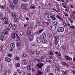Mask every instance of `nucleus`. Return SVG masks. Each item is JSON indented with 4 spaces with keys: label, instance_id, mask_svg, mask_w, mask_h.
I'll return each mask as SVG.
<instances>
[{
    "label": "nucleus",
    "instance_id": "f257e3e1",
    "mask_svg": "<svg viewBox=\"0 0 75 75\" xmlns=\"http://www.w3.org/2000/svg\"><path fill=\"white\" fill-rule=\"evenodd\" d=\"M21 8L23 10H25L27 8V5L25 4H23L21 5Z\"/></svg>",
    "mask_w": 75,
    "mask_h": 75
},
{
    "label": "nucleus",
    "instance_id": "f03ea898",
    "mask_svg": "<svg viewBox=\"0 0 75 75\" xmlns=\"http://www.w3.org/2000/svg\"><path fill=\"white\" fill-rule=\"evenodd\" d=\"M64 30V29L63 27H60L58 28L57 31L59 33H61L63 32Z\"/></svg>",
    "mask_w": 75,
    "mask_h": 75
},
{
    "label": "nucleus",
    "instance_id": "7ed1b4c3",
    "mask_svg": "<svg viewBox=\"0 0 75 75\" xmlns=\"http://www.w3.org/2000/svg\"><path fill=\"white\" fill-rule=\"evenodd\" d=\"M44 64L43 63H38L36 65V67H38V68H39V69H41L42 68V67H43Z\"/></svg>",
    "mask_w": 75,
    "mask_h": 75
},
{
    "label": "nucleus",
    "instance_id": "20e7f679",
    "mask_svg": "<svg viewBox=\"0 0 75 75\" xmlns=\"http://www.w3.org/2000/svg\"><path fill=\"white\" fill-rule=\"evenodd\" d=\"M50 29L52 31H54L56 29V26L55 25H51L50 27Z\"/></svg>",
    "mask_w": 75,
    "mask_h": 75
},
{
    "label": "nucleus",
    "instance_id": "39448f33",
    "mask_svg": "<svg viewBox=\"0 0 75 75\" xmlns=\"http://www.w3.org/2000/svg\"><path fill=\"white\" fill-rule=\"evenodd\" d=\"M18 35L16 33H13L11 35V37L13 38H16V37H17Z\"/></svg>",
    "mask_w": 75,
    "mask_h": 75
},
{
    "label": "nucleus",
    "instance_id": "423d86ee",
    "mask_svg": "<svg viewBox=\"0 0 75 75\" xmlns=\"http://www.w3.org/2000/svg\"><path fill=\"white\" fill-rule=\"evenodd\" d=\"M29 39L30 41H32L34 39V36L33 35H30L29 37Z\"/></svg>",
    "mask_w": 75,
    "mask_h": 75
},
{
    "label": "nucleus",
    "instance_id": "0eeeda50",
    "mask_svg": "<svg viewBox=\"0 0 75 75\" xmlns=\"http://www.w3.org/2000/svg\"><path fill=\"white\" fill-rule=\"evenodd\" d=\"M22 56L23 58H25L27 57V54L25 53H23L22 54Z\"/></svg>",
    "mask_w": 75,
    "mask_h": 75
},
{
    "label": "nucleus",
    "instance_id": "6e6552de",
    "mask_svg": "<svg viewBox=\"0 0 75 75\" xmlns=\"http://www.w3.org/2000/svg\"><path fill=\"white\" fill-rule=\"evenodd\" d=\"M50 67L51 66H48L46 68L45 71L46 72H50Z\"/></svg>",
    "mask_w": 75,
    "mask_h": 75
},
{
    "label": "nucleus",
    "instance_id": "1a4fd4ad",
    "mask_svg": "<svg viewBox=\"0 0 75 75\" xmlns=\"http://www.w3.org/2000/svg\"><path fill=\"white\" fill-rule=\"evenodd\" d=\"M28 63V62L25 60H23V61L22 64L24 65H26Z\"/></svg>",
    "mask_w": 75,
    "mask_h": 75
},
{
    "label": "nucleus",
    "instance_id": "9d476101",
    "mask_svg": "<svg viewBox=\"0 0 75 75\" xmlns=\"http://www.w3.org/2000/svg\"><path fill=\"white\" fill-rule=\"evenodd\" d=\"M36 40L38 42L40 43L41 42V39L40 37H38L37 38Z\"/></svg>",
    "mask_w": 75,
    "mask_h": 75
},
{
    "label": "nucleus",
    "instance_id": "9b49d317",
    "mask_svg": "<svg viewBox=\"0 0 75 75\" xmlns=\"http://www.w3.org/2000/svg\"><path fill=\"white\" fill-rule=\"evenodd\" d=\"M41 37L42 39L45 38L46 37V34H43L41 35Z\"/></svg>",
    "mask_w": 75,
    "mask_h": 75
},
{
    "label": "nucleus",
    "instance_id": "f8f14e48",
    "mask_svg": "<svg viewBox=\"0 0 75 75\" xmlns=\"http://www.w3.org/2000/svg\"><path fill=\"white\" fill-rule=\"evenodd\" d=\"M42 74V75H44L43 73L41 72V71L38 70V73L36 74L35 75H41Z\"/></svg>",
    "mask_w": 75,
    "mask_h": 75
},
{
    "label": "nucleus",
    "instance_id": "ddd939ff",
    "mask_svg": "<svg viewBox=\"0 0 75 75\" xmlns=\"http://www.w3.org/2000/svg\"><path fill=\"white\" fill-rule=\"evenodd\" d=\"M31 69V66H28L27 67V70L28 71H30Z\"/></svg>",
    "mask_w": 75,
    "mask_h": 75
},
{
    "label": "nucleus",
    "instance_id": "4468645a",
    "mask_svg": "<svg viewBox=\"0 0 75 75\" xmlns=\"http://www.w3.org/2000/svg\"><path fill=\"white\" fill-rule=\"evenodd\" d=\"M5 22H4V24H8V18H5Z\"/></svg>",
    "mask_w": 75,
    "mask_h": 75
},
{
    "label": "nucleus",
    "instance_id": "2eb2a0df",
    "mask_svg": "<svg viewBox=\"0 0 75 75\" xmlns=\"http://www.w3.org/2000/svg\"><path fill=\"white\" fill-rule=\"evenodd\" d=\"M43 30H44V29L40 30L39 32L38 31L36 32L35 34H39L41 33V32H42V31H43Z\"/></svg>",
    "mask_w": 75,
    "mask_h": 75
},
{
    "label": "nucleus",
    "instance_id": "dca6fc26",
    "mask_svg": "<svg viewBox=\"0 0 75 75\" xmlns=\"http://www.w3.org/2000/svg\"><path fill=\"white\" fill-rule=\"evenodd\" d=\"M5 60L6 61H7V62H10L11 61V59L8 57L6 58Z\"/></svg>",
    "mask_w": 75,
    "mask_h": 75
},
{
    "label": "nucleus",
    "instance_id": "f3484780",
    "mask_svg": "<svg viewBox=\"0 0 75 75\" xmlns=\"http://www.w3.org/2000/svg\"><path fill=\"white\" fill-rule=\"evenodd\" d=\"M10 6L12 8H13V9H14V5H13V3H10Z\"/></svg>",
    "mask_w": 75,
    "mask_h": 75
},
{
    "label": "nucleus",
    "instance_id": "a211bd4d",
    "mask_svg": "<svg viewBox=\"0 0 75 75\" xmlns=\"http://www.w3.org/2000/svg\"><path fill=\"white\" fill-rule=\"evenodd\" d=\"M17 25H14L12 27V29L13 30H14L17 28Z\"/></svg>",
    "mask_w": 75,
    "mask_h": 75
},
{
    "label": "nucleus",
    "instance_id": "6ab92c4d",
    "mask_svg": "<svg viewBox=\"0 0 75 75\" xmlns=\"http://www.w3.org/2000/svg\"><path fill=\"white\" fill-rule=\"evenodd\" d=\"M50 14L52 16H55L56 13L55 12L52 11L50 13Z\"/></svg>",
    "mask_w": 75,
    "mask_h": 75
},
{
    "label": "nucleus",
    "instance_id": "aec40b11",
    "mask_svg": "<svg viewBox=\"0 0 75 75\" xmlns=\"http://www.w3.org/2000/svg\"><path fill=\"white\" fill-rule=\"evenodd\" d=\"M65 58L67 60H69V61H70V59H71L69 56H65Z\"/></svg>",
    "mask_w": 75,
    "mask_h": 75
},
{
    "label": "nucleus",
    "instance_id": "412c9836",
    "mask_svg": "<svg viewBox=\"0 0 75 75\" xmlns=\"http://www.w3.org/2000/svg\"><path fill=\"white\" fill-rule=\"evenodd\" d=\"M46 61L47 62H52V60H51V59L50 58H47L46 59Z\"/></svg>",
    "mask_w": 75,
    "mask_h": 75
},
{
    "label": "nucleus",
    "instance_id": "4be33fe9",
    "mask_svg": "<svg viewBox=\"0 0 75 75\" xmlns=\"http://www.w3.org/2000/svg\"><path fill=\"white\" fill-rule=\"evenodd\" d=\"M18 0H13V3H14V4H17V3H18Z\"/></svg>",
    "mask_w": 75,
    "mask_h": 75
},
{
    "label": "nucleus",
    "instance_id": "5701e85b",
    "mask_svg": "<svg viewBox=\"0 0 75 75\" xmlns=\"http://www.w3.org/2000/svg\"><path fill=\"white\" fill-rule=\"evenodd\" d=\"M10 45L11 48H13L15 47V44L14 43H11Z\"/></svg>",
    "mask_w": 75,
    "mask_h": 75
},
{
    "label": "nucleus",
    "instance_id": "b1692460",
    "mask_svg": "<svg viewBox=\"0 0 75 75\" xmlns=\"http://www.w3.org/2000/svg\"><path fill=\"white\" fill-rule=\"evenodd\" d=\"M56 17L58 18V19H59L60 21H62V18H61L59 16V15H57L56 16Z\"/></svg>",
    "mask_w": 75,
    "mask_h": 75
},
{
    "label": "nucleus",
    "instance_id": "393cba45",
    "mask_svg": "<svg viewBox=\"0 0 75 75\" xmlns=\"http://www.w3.org/2000/svg\"><path fill=\"white\" fill-rule=\"evenodd\" d=\"M36 61L38 62H39L40 63L41 62H42V60L40 59H36Z\"/></svg>",
    "mask_w": 75,
    "mask_h": 75
},
{
    "label": "nucleus",
    "instance_id": "a878e982",
    "mask_svg": "<svg viewBox=\"0 0 75 75\" xmlns=\"http://www.w3.org/2000/svg\"><path fill=\"white\" fill-rule=\"evenodd\" d=\"M21 43L20 42H18L17 43L16 45L17 47H20L21 46Z\"/></svg>",
    "mask_w": 75,
    "mask_h": 75
},
{
    "label": "nucleus",
    "instance_id": "bb28decb",
    "mask_svg": "<svg viewBox=\"0 0 75 75\" xmlns=\"http://www.w3.org/2000/svg\"><path fill=\"white\" fill-rule=\"evenodd\" d=\"M19 33H20V35L21 36H22V35H24V32L22 31H20Z\"/></svg>",
    "mask_w": 75,
    "mask_h": 75
},
{
    "label": "nucleus",
    "instance_id": "cd10ccee",
    "mask_svg": "<svg viewBox=\"0 0 75 75\" xmlns=\"http://www.w3.org/2000/svg\"><path fill=\"white\" fill-rule=\"evenodd\" d=\"M61 48L62 50H64V51H65V49H66V47L64 46H62Z\"/></svg>",
    "mask_w": 75,
    "mask_h": 75
},
{
    "label": "nucleus",
    "instance_id": "c85d7f7f",
    "mask_svg": "<svg viewBox=\"0 0 75 75\" xmlns=\"http://www.w3.org/2000/svg\"><path fill=\"white\" fill-rule=\"evenodd\" d=\"M42 42H43V43H46L47 42H48V41L46 40H43L42 41Z\"/></svg>",
    "mask_w": 75,
    "mask_h": 75
},
{
    "label": "nucleus",
    "instance_id": "c756f323",
    "mask_svg": "<svg viewBox=\"0 0 75 75\" xmlns=\"http://www.w3.org/2000/svg\"><path fill=\"white\" fill-rule=\"evenodd\" d=\"M7 34H8V33H2V35L3 37H4V36L6 35H7Z\"/></svg>",
    "mask_w": 75,
    "mask_h": 75
},
{
    "label": "nucleus",
    "instance_id": "7c9ffc66",
    "mask_svg": "<svg viewBox=\"0 0 75 75\" xmlns=\"http://www.w3.org/2000/svg\"><path fill=\"white\" fill-rule=\"evenodd\" d=\"M16 15H14V19L15 21H17V18H16Z\"/></svg>",
    "mask_w": 75,
    "mask_h": 75
},
{
    "label": "nucleus",
    "instance_id": "2f4dec72",
    "mask_svg": "<svg viewBox=\"0 0 75 75\" xmlns=\"http://www.w3.org/2000/svg\"><path fill=\"white\" fill-rule=\"evenodd\" d=\"M16 40L17 41H20V38L18 37V35L17 36V37H16Z\"/></svg>",
    "mask_w": 75,
    "mask_h": 75
},
{
    "label": "nucleus",
    "instance_id": "473e14b6",
    "mask_svg": "<svg viewBox=\"0 0 75 75\" xmlns=\"http://www.w3.org/2000/svg\"><path fill=\"white\" fill-rule=\"evenodd\" d=\"M50 17H51L52 19V20H57V18L54 16H50Z\"/></svg>",
    "mask_w": 75,
    "mask_h": 75
},
{
    "label": "nucleus",
    "instance_id": "72a5a7b5",
    "mask_svg": "<svg viewBox=\"0 0 75 75\" xmlns=\"http://www.w3.org/2000/svg\"><path fill=\"white\" fill-rule=\"evenodd\" d=\"M57 10H54V11H56V12H57V13H59V11H60V9H59V8H57Z\"/></svg>",
    "mask_w": 75,
    "mask_h": 75
},
{
    "label": "nucleus",
    "instance_id": "f704fd0d",
    "mask_svg": "<svg viewBox=\"0 0 75 75\" xmlns=\"http://www.w3.org/2000/svg\"><path fill=\"white\" fill-rule=\"evenodd\" d=\"M54 40H58L59 39V37L58 36H54Z\"/></svg>",
    "mask_w": 75,
    "mask_h": 75
},
{
    "label": "nucleus",
    "instance_id": "c9c22d12",
    "mask_svg": "<svg viewBox=\"0 0 75 75\" xmlns=\"http://www.w3.org/2000/svg\"><path fill=\"white\" fill-rule=\"evenodd\" d=\"M71 35H73V36H74L75 35V32H74V31L71 32Z\"/></svg>",
    "mask_w": 75,
    "mask_h": 75
},
{
    "label": "nucleus",
    "instance_id": "e433bc0d",
    "mask_svg": "<svg viewBox=\"0 0 75 75\" xmlns=\"http://www.w3.org/2000/svg\"><path fill=\"white\" fill-rule=\"evenodd\" d=\"M47 37L48 38H51V35L50 34L48 33L47 34Z\"/></svg>",
    "mask_w": 75,
    "mask_h": 75
},
{
    "label": "nucleus",
    "instance_id": "4c0bfd02",
    "mask_svg": "<svg viewBox=\"0 0 75 75\" xmlns=\"http://www.w3.org/2000/svg\"><path fill=\"white\" fill-rule=\"evenodd\" d=\"M15 59L16 60H20V57H15Z\"/></svg>",
    "mask_w": 75,
    "mask_h": 75
},
{
    "label": "nucleus",
    "instance_id": "58836bf2",
    "mask_svg": "<svg viewBox=\"0 0 75 75\" xmlns=\"http://www.w3.org/2000/svg\"><path fill=\"white\" fill-rule=\"evenodd\" d=\"M49 55H54V53L52 52H50L49 53Z\"/></svg>",
    "mask_w": 75,
    "mask_h": 75
},
{
    "label": "nucleus",
    "instance_id": "ea45409f",
    "mask_svg": "<svg viewBox=\"0 0 75 75\" xmlns=\"http://www.w3.org/2000/svg\"><path fill=\"white\" fill-rule=\"evenodd\" d=\"M20 64L18 63L16 64V67H20Z\"/></svg>",
    "mask_w": 75,
    "mask_h": 75
},
{
    "label": "nucleus",
    "instance_id": "a19ab883",
    "mask_svg": "<svg viewBox=\"0 0 75 75\" xmlns=\"http://www.w3.org/2000/svg\"><path fill=\"white\" fill-rule=\"evenodd\" d=\"M54 41H55V42L56 45H58V41L57 40H54Z\"/></svg>",
    "mask_w": 75,
    "mask_h": 75
},
{
    "label": "nucleus",
    "instance_id": "79ce46f5",
    "mask_svg": "<svg viewBox=\"0 0 75 75\" xmlns=\"http://www.w3.org/2000/svg\"><path fill=\"white\" fill-rule=\"evenodd\" d=\"M31 34V31H28L27 33V35H30V34Z\"/></svg>",
    "mask_w": 75,
    "mask_h": 75
},
{
    "label": "nucleus",
    "instance_id": "37998d69",
    "mask_svg": "<svg viewBox=\"0 0 75 75\" xmlns=\"http://www.w3.org/2000/svg\"><path fill=\"white\" fill-rule=\"evenodd\" d=\"M62 65H64V66L66 65V63L64 62H62Z\"/></svg>",
    "mask_w": 75,
    "mask_h": 75
},
{
    "label": "nucleus",
    "instance_id": "c03bdc74",
    "mask_svg": "<svg viewBox=\"0 0 75 75\" xmlns=\"http://www.w3.org/2000/svg\"><path fill=\"white\" fill-rule=\"evenodd\" d=\"M64 25L65 28H66L67 26H68V25L65 23H64Z\"/></svg>",
    "mask_w": 75,
    "mask_h": 75
},
{
    "label": "nucleus",
    "instance_id": "a18cd8bd",
    "mask_svg": "<svg viewBox=\"0 0 75 75\" xmlns=\"http://www.w3.org/2000/svg\"><path fill=\"white\" fill-rule=\"evenodd\" d=\"M58 25V22H55L54 23V25Z\"/></svg>",
    "mask_w": 75,
    "mask_h": 75
},
{
    "label": "nucleus",
    "instance_id": "49530a36",
    "mask_svg": "<svg viewBox=\"0 0 75 75\" xmlns=\"http://www.w3.org/2000/svg\"><path fill=\"white\" fill-rule=\"evenodd\" d=\"M30 8L31 9H35V7L34 6H32L30 7Z\"/></svg>",
    "mask_w": 75,
    "mask_h": 75
},
{
    "label": "nucleus",
    "instance_id": "de8ad7c7",
    "mask_svg": "<svg viewBox=\"0 0 75 75\" xmlns=\"http://www.w3.org/2000/svg\"><path fill=\"white\" fill-rule=\"evenodd\" d=\"M49 45L50 47H52V42H50L49 43Z\"/></svg>",
    "mask_w": 75,
    "mask_h": 75
},
{
    "label": "nucleus",
    "instance_id": "09e8293b",
    "mask_svg": "<svg viewBox=\"0 0 75 75\" xmlns=\"http://www.w3.org/2000/svg\"><path fill=\"white\" fill-rule=\"evenodd\" d=\"M1 8H2V9H4L6 7L5 6H2L1 7Z\"/></svg>",
    "mask_w": 75,
    "mask_h": 75
},
{
    "label": "nucleus",
    "instance_id": "8fccbe9b",
    "mask_svg": "<svg viewBox=\"0 0 75 75\" xmlns=\"http://www.w3.org/2000/svg\"><path fill=\"white\" fill-rule=\"evenodd\" d=\"M70 27L71 28H72V29H74V28H75V27L74 26H70Z\"/></svg>",
    "mask_w": 75,
    "mask_h": 75
},
{
    "label": "nucleus",
    "instance_id": "3c124183",
    "mask_svg": "<svg viewBox=\"0 0 75 75\" xmlns=\"http://www.w3.org/2000/svg\"><path fill=\"white\" fill-rule=\"evenodd\" d=\"M13 75H18V73H17V72H15L13 74Z\"/></svg>",
    "mask_w": 75,
    "mask_h": 75
},
{
    "label": "nucleus",
    "instance_id": "603ef678",
    "mask_svg": "<svg viewBox=\"0 0 75 75\" xmlns=\"http://www.w3.org/2000/svg\"><path fill=\"white\" fill-rule=\"evenodd\" d=\"M18 73H19V75H20V74H21V73H22L21 72V71H18Z\"/></svg>",
    "mask_w": 75,
    "mask_h": 75
},
{
    "label": "nucleus",
    "instance_id": "864d4df0",
    "mask_svg": "<svg viewBox=\"0 0 75 75\" xmlns=\"http://www.w3.org/2000/svg\"><path fill=\"white\" fill-rule=\"evenodd\" d=\"M7 69H4V72H5V73H6V72H7Z\"/></svg>",
    "mask_w": 75,
    "mask_h": 75
},
{
    "label": "nucleus",
    "instance_id": "5fc2aeb1",
    "mask_svg": "<svg viewBox=\"0 0 75 75\" xmlns=\"http://www.w3.org/2000/svg\"><path fill=\"white\" fill-rule=\"evenodd\" d=\"M3 12H1L0 13V16L1 17L3 16Z\"/></svg>",
    "mask_w": 75,
    "mask_h": 75
},
{
    "label": "nucleus",
    "instance_id": "6e6d98bb",
    "mask_svg": "<svg viewBox=\"0 0 75 75\" xmlns=\"http://www.w3.org/2000/svg\"><path fill=\"white\" fill-rule=\"evenodd\" d=\"M17 51H20V47H17Z\"/></svg>",
    "mask_w": 75,
    "mask_h": 75
},
{
    "label": "nucleus",
    "instance_id": "4d7b16f0",
    "mask_svg": "<svg viewBox=\"0 0 75 75\" xmlns=\"http://www.w3.org/2000/svg\"><path fill=\"white\" fill-rule=\"evenodd\" d=\"M0 70L1 71L2 70V66L1 65H0Z\"/></svg>",
    "mask_w": 75,
    "mask_h": 75
},
{
    "label": "nucleus",
    "instance_id": "13d9d810",
    "mask_svg": "<svg viewBox=\"0 0 75 75\" xmlns=\"http://www.w3.org/2000/svg\"><path fill=\"white\" fill-rule=\"evenodd\" d=\"M9 27L10 28H11V27H12V24L10 23L9 25Z\"/></svg>",
    "mask_w": 75,
    "mask_h": 75
},
{
    "label": "nucleus",
    "instance_id": "bf43d9fd",
    "mask_svg": "<svg viewBox=\"0 0 75 75\" xmlns=\"http://www.w3.org/2000/svg\"><path fill=\"white\" fill-rule=\"evenodd\" d=\"M3 46L1 45L0 47V50H2V49H3Z\"/></svg>",
    "mask_w": 75,
    "mask_h": 75
},
{
    "label": "nucleus",
    "instance_id": "052dcab7",
    "mask_svg": "<svg viewBox=\"0 0 75 75\" xmlns=\"http://www.w3.org/2000/svg\"><path fill=\"white\" fill-rule=\"evenodd\" d=\"M55 54H56V55H58V54H59V53L58 52H55Z\"/></svg>",
    "mask_w": 75,
    "mask_h": 75
},
{
    "label": "nucleus",
    "instance_id": "680f3d73",
    "mask_svg": "<svg viewBox=\"0 0 75 75\" xmlns=\"http://www.w3.org/2000/svg\"><path fill=\"white\" fill-rule=\"evenodd\" d=\"M45 24H46L47 25H49V23L47 22H45Z\"/></svg>",
    "mask_w": 75,
    "mask_h": 75
},
{
    "label": "nucleus",
    "instance_id": "e2e57ef3",
    "mask_svg": "<svg viewBox=\"0 0 75 75\" xmlns=\"http://www.w3.org/2000/svg\"><path fill=\"white\" fill-rule=\"evenodd\" d=\"M72 72H73V73L74 74H75V70H73L72 71Z\"/></svg>",
    "mask_w": 75,
    "mask_h": 75
},
{
    "label": "nucleus",
    "instance_id": "0e129e2a",
    "mask_svg": "<svg viewBox=\"0 0 75 75\" xmlns=\"http://www.w3.org/2000/svg\"><path fill=\"white\" fill-rule=\"evenodd\" d=\"M8 57H11V54H9L8 55Z\"/></svg>",
    "mask_w": 75,
    "mask_h": 75
},
{
    "label": "nucleus",
    "instance_id": "69168bd1",
    "mask_svg": "<svg viewBox=\"0 0 75 75\" xmlns=\"http://www.w3.org/2000/svg\"><path fill=\"white\" fill-rule=\"evenodd\" d=\"M62 7H63L64 8H67V6H62Z\"/></svg>",
    "mask_w": 75,
    "mask_h": 75
},
{
    "label": "nucleus",
    "instance_id": "338daca9",
    "mask_svg": "<svg viewBox=\"0 0 75 75\" xmlns=\"http://www.w3.org/2000/svg\"><path fill=\"white\" fill-rule=\"evenodd\" d=\"M27 75H31V74L30 73H28L27 74Z\"/></svg>",
    "mask_w": 75,
    "mask_h": 75
},
{
    "label": "nucleus",
    "instance_id": "774afa93",
    "mask_svg": "<svg viewBox=\"0 0 75 75\" xmlns=\"http://www.w3.org/2000/svg\"><path fill=\"white\" fill-rule=\"evenodd\" d=\"M48 75H54V74L52 73H50Z\"/></svg>",
    "mask_w": 75,
    "mask_h": 75
}]
</instances>
